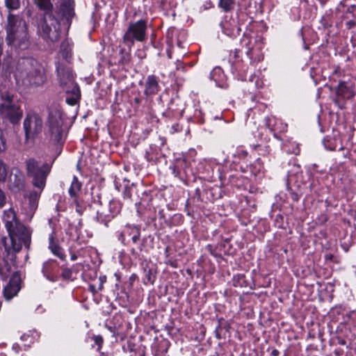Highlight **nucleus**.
Here are the masks:
<instances>
[{
	"mask_svg": "<svg viewBox=\"0 0 356 356\" xmlns=\"http://www.w3.org/2000/svg\"><path fill=\"white\" fill-rule=\"evenodd\" d=\"M11 72L14 74L17 85L21 87L35 88L46 81L43 67L33 58H22L16 65L8 64L5 73Z\"/></svg>",
	"mask_w": 356,
	"mask_h": 356,
	"instance_id": "nucleus-1",
	"label": "nucleus"
},
{
	"mask_svg": "<svg viewBox=\"0 0 356 356\" xmlns=\"http://www.w3.org/2000/svg\"><path fill=\"white\" fill-rule=\"evenodd\" d=\"M3 221L10 236V245L7 244L6 237L1 238V243L8 252L11 250L18 252L22 248V243L27 245L29 243L30 232L18 220L13 209L4 211Z\"/></svg>",
	"mask_w": 356,
	"mask_h": 356,
	"instance_id": "nucleus-2",
	"label": "nucleus"
},
{
	"mask_svg": "<svg viewBox=\"0 0 356 356\" xmlns=\"http://www.w3.org/2000/svg\"><path fill=\"white\" fill-rule=\"evenodd\" d=\"M35 4L45 10L43 18L40 21L38 33L44 39L56 41L59 38L60 24L58 19L54 16V12L50 10L51 4L49 0H35Z\"/></svg>",
	"mask_w": 356,
	"mask_h": 356,
	"instance_id": "nucleus-3",
	"label": "nucleus"
},
{
	"mask_svg": "<svg viewBox=\"0 0 356 356\" xmlns=\"http://www.w3.org/2000/svg\"><path fill=\"white\" fill-rule=\"evenodd\" d=\"M6 41L9 46L20 49H26L29 44L25 22L19 16L9 14L6 26Z\"/></svg>",
	"mask_w": 356,
	"mask_h": 356,
	"instance_id": "nucleus-4",
	"label": "nucleus"
},
{
	"mask_svg": "<svg viewBox=\"0 0 356 356\" xmlns=\"http://www.w3.org/2000/svg\"><path fill=\"white\" fill-rule=\"evenodd\" d=\"M47 127V135L52 143H59L64 141L66 132L63 128L62 112L59 106L54 105L49 108Z\"/></svg>",
	"mask_w": 356,
	"mask_h": 356,
	"instance_id": "nucleus-5",
	"label": "nucleus"
},
{
	"mask_svg": "<svg viewBox=\"0 0 356 356\" xmlns=\"http://www.w3.org/2000/svg\"><path fill=\"white\" fill-rule=\"evenodd\" d=\"M23 115L20 106L15 103L14 97L8 92H1L0 95V116L3 120L12 124L18 123Z\"/></svg>",
	"mask_w": 356,
	"mask_h": 356,
	"instance_id": "nucleus-6",
	"label": "nucleus"
},
{
	"mask_svg": "<svg viewBox=\"0 0 356 356\" xmlns=\"http://www.w3.org/2000/svg\"><path fill=\"white\" fill-rule=\"evenodd\" d=\"M27 175L33 178V184L35 187L42 191L46 182L50 167L48 164L38 161L34 159H29L26 161Z\"/></svg>",
	"mask_w": 356,
	"mask_h": 356,
	"instance_id": "nucleus-7",
	"label": "nucleus"
},
{
	"mask_svg": "<svg viewBox=\"0 0 356 356\" xmlns=\"http://www.w3.org/2000/svg\"><path fill=\"white\" fill-rule=\"evenodd\" d=\"M147 23L144 20H139L131 24L124 35V42L131 47L134 40L143 42L146 38Z\"/></svg>",
	"mask_w": 356,
	"mask_h": 356,
	"instance_id": "nucleus-8",
	"label": "nucleus"
},
{
	"mask_svg": "<svg viewBox=\"0 0 356 356\" xmlns=\"http://www.w3.org/2000/svg\"><path fill=\"white\" fill-rule=\"evenodd\" d=\"M24 129L27 139L34 138L42 131V118L35 113L28 114L24 121Z\"/></svg>",
	"mask_w": 356,
	"mask_h": 356,
	"instance_id": "nucleus-9",
	"label": "nucleus"
},
{
	"mask_svg": "<svg viewBox=\"0 0 356 356\" xmlns=\"http://www.w3.org/2000/svg\"><path fill=\"white\" fill-rule=\"evenodd\" d=\"M56 70L60 86L65 92H68L71 90L70 82L73 85H77L74 81V75L70 67L58 64Z\"/></svg>",
	"mask_w": 356,
	"mask_h": 356,
	"instance_id": "nucleus-10",
	"label": "nucleus"
},
{
	"mask_svg": "<svg viewBox=\"0 0 356 356\" xmlns=\"http://www.w3.org/2000/svg\"><path fill=\"white\" fill-rule=\"evenodd\" d=\"M8 187L13 193H18L24 188V175L18 168H12L8 179Z\"/></svg>",
	"mask_w": 356,
	"mask_h": 356,
	"instance_id": "nucleus-11",
	"label": "nucleus"
},
{
	"mask_svg": "<svg viewBox=\"0 0 356 356\" xmlns=\"http://www.w3.org/2000/svg\"><path fill=\"white\" fill-rule=\"evenodd\" d=\"M121 209V203L117 200H112L107 206V210L102 211L101 213L97 212V220L101 222L110 220L120 213Z\"/></svg>",
	"mask_w": 356,
	"mask_h": 356,
	"instance_id": "nucleus-12",
	"label": "nucleus"
},
{
	"mask_svg": "<svg viewBox=\"0 0 356 356\" xmlns=\"http://www.w3.org/2000/svg\"><path fill=\"white\" fill-rule=\"evenodd\" d=\"M20 282L19 274L18 273H14L3 290V295L6 300H10L17 294L20 290Z\"/></svg>",
	"mask_w": 356,
	"mask_h": 356,
	"instance_id": "nucleus-13",
	"label": "nucleus"
},
{
	"mask_svg": "<svg viewBox=\"0 0 356 356\" xmlns=\"http://www.w3.org/2000/svg\"><path fill=\"white\" fill-rule=\"evenodd\" d=\"M222 32L227 36L235 38L241 31L237 22L234 19L229 18L224 19L220 24Z\"/></svg>",
	"mask_w": 356,
	"mask_h": 356,
	"instance_id": "nucleus-14",
	"label": "nucleus"
},
{
	"mask_svg": "<svg viewBox=\"0 0 356 356\" xmlns=\"http://www.w3.org/2000/svg\"><path fill=\"white\" fill-rule=\"evenodd\" d=\"M130 236L134 243H136L140 237V231L138 227L135 225H127L124 227L122 232L119 235V240L125 243L126 236Z\"/></svg>",
	"mask_w": 356,
	"mask_h": 356,
	"instance_id": "nucleus-15",
	"label": "nucleus"
},
{
	"mask_svg": "<svg viewBox=\"0 0 356 356\" xmlns=\"http://www.w3.org/2000/svg\"><path fill=\"white\" fill-rule=\"evenodd\" d=\"M74 6L73 0H62L60 4L59 14L62 15V20H65L68 26H70V19L74 15Z\"/></svg>",
	"mask_w": 356,
	"mask_h": 356,
	"instance_id": "nucleus-16",
	"label": "nucleus"
},
{
	"mask_svg": "<svg viewBox=\"0 0 356 356\" xmlns=\"http://www.w3.org/2000/svg\"><path fill=\"white\" fill-rule=\"evenodd\" d=\"M250 37L247 35H244L243 38L241 39V44L242 45L245 46L247 49L246 54L248 55V56L250 57V58L252 59L253 58L255 51L259 52L261 51V49H263V43L261 39L256 40L255 44L257 45V47L254 49L253 47L250 46Z\"/></svg>",
	"mask_w": 356,
	"mask_h": 356,
	"instance_id": "nucleus-17",
	"label": "nucleus"
},
{
	"mask_svg": "<svg viewBox=\"0 0 356 356\" xmlns=\"http://www.w3.org/2000/svg\"><path fill=\"white\" fill-rule=\"evenodd\" d=\"M57 270V265L54 261H48L43 264L42 272L44 275L51 281H56L57 275L56 270Z\"/></svg>",
	"mask_w": 356,
	"mask_h": 356,
	"instance_id": "nucleus-18",
	"label": "nucleus"
},
{
	"mask_svg": "<svg viewBox=\"0 0 356 356\" xmlns=\"http://www.w3.org/2000/svg\"><path fill=\"white\" fill-rule=\"evenodd\" d=\"M159 88L157 78L154 75L148 76L145 84V93L147 95H154L159 91Z\"/></svg>",
	"mask_w": 356,
	"mask_h": 356,
	"instance_id": "nucleus-19",
	"label": "nucleus"
},
{
	"mask_svg": "<svg viewBox=\"0 0 356 356\" xmlns=\"http://www.w3.org/2000/svg\"><path fill=\"white\" fill-rule=\"evenodd\" d=\"M81 186H82L81 183L80 181H79L77 177H76L74 176L68 191H69L70 196L72 200V202L74 204H76L78 207H79V202L78 200V197H79V193L81 191Z\"/></svg>",
	"mask_w": 356,
	"mask_h": 356,
	"instance_id": "nucleus-20",
	"label": "nucleus"
},
{
	"mask_svg": "<svg viewBox=\"0 0 356 356\" xmlns=\"http://www.w3.org/2000/svg\"><path fill=\"white\" fill-rule=\"evenodd\" d=\"M70 84L71 86V90L66 93L69 95L71 94L72 96L66 97V102L70 105L74 106L78 102L81 96V93L79 88L77 85H73L72 82H70Z\"/></svg>",
	"mask_w": 356,
	"mask_h": 356,
	"instance_id": "nucleus-21",
	"label": "nucleus"
},
{
	"mask_svg": "<svg viewBox=\"0 0 356 356\" xmlns=\"http://www.w3.org/2000/svg\"><path fill=\"white\" fill-rule=\"evenodd\" d=\"M60 55L67 62H70L72 57V44L67 41L65 40L61 43Z\"/></svg>",
	"mask_w": 356,
	"mask_h": 356,
	"instance_id": "nucleus-22",
	"label": "nucleus"
},
{
	"mask_svg": "<svg viewBox=\"0 0 356 356\" xmlns=\"http://www.w3.org/2000/svg\"><path fill=\"white\" fill-rule=\"evenodd\" d=\"M337 92L339 96L346 99L351 98L354 95L353 90L344 82L339 84Z\"/></svg>",
	"mask_w": 356,
	"mask_h": 356,
	"instance_id": "nucleus-23",
	"label": "nucleus"
},
{
	"mask_svg": "<svg viewBox=\"0 0 356 356\" xmlns=\"http://www.w3.org/2000/svg\"><path fill=\"white\" fill-rule=\"evenodd\" d=\"M223 76L222 70L220 67L214 68L210 74L211 79L213 80L219 87H222L220 82L221 81Z\"/></svg>",
	"mask_w": 356,
	"mask_h": 356,
	"instance_id": "nucleus-24",
	"label": "nucleus"
},
{
	"mask_svg": "<svg viewBox=\"0 0 356 356\" xmlns=\"http://www.w3.org/2000/svg\"><path fill=\"white\" fill-rule=\"evenodd\" d=\"M49 240H50V243H49V249L51 250V252L54 254H55L56 256H57L58 257H59L60 259H63V257H64L63 252L59 246H58L56 244H55L53 242V236H50Z\"/></svg>",
	"mask_w": 356,
	"mask_h": 356,
	"instance_id": "nucleus-25",
	"label": "nucleus"
},
{
	"mask_svg": "<svg viewBox=\"0 0 356 356\" xmlns=\"http://www.w3.org/2000/svg\"><path fill=\"white\" fill-rule=\"evenodd\" d=\"M234 0H219L218 6L225 12H229L234 8Z\"/></svg>",
	"mask_w": 356,
	"mask_h": 356,
	"instance_id": "nucleus-26",
	"label": "nucleus"
},
{
	"mask_svg": "<svg viewBox=\"0 0 356 356\" xmlns=\"http://www.w3.org/2000/svg\"><path fill=\"white\" fill-rule=\"evenodd\" d=\"M8 165L0 159V182H5L8 175Z\"/></svg>",
	"mask_w": 356,
	"mask_h": 356,
	"instance_id": "nucleus-27",
	"label": "nucleus"
},
{
	"mask_svg": "<svg viewBox=\"0 0 356 356\" xmlns=\"http://www.w3.org/2000/svg\"><path fill=\"white\" fill-rule=\"evenodd\" d=\"M6 7L11 10H16L19 7V0H5Z\"/></svg>",
	"mask_w": 356,
	"mask_h": 356,
	"instance_id": "nucleus-28",
	"label": "nucleus"
},
{
	"mask_svg": "<svg viewBox=\"0 0 356 356\" xmlns=\"http://www.w3.org/2000/svg\"><path fill=\"white\" fill-rule=\"evenodd\" d=\"M6 140L4 137L3 130L0 127V152H3L6 149Z\"/></svg>",
	"mask_w": 356,
	"mask_h": 356,
	"instance_id": "nucleus-29",
	"label": "nucleus"
},
{
	"mask_svg": "<svg viewBox=\"0 0 356 356\" xmlns=\"http://www.w3.org/2000/svg\"><path fill=\"white\" fill-rule=\"evenodd\" d=\"M93 340H94L95 343L97 345L98 350H99L101 348L102 344L103 343V339H102V337L101 336H99V335L94 336L93 337Z\"/></svg>",
	"mask_w": 356,
	"mask_h": 356,
	"instance_id": "nucleus-30",
	"label": "nucleus"
},
{
	"mask_svg": "<svg viewBox=\"0 0 356 356\" xmlns=\"http://www.w3.org/2000/svg\"><path fill=\"white\" fill-rule=\"evenodd\" d=\"M40 192H41V191H40ZM40 193H38V192H37V191H33V192L30 195V198H31V199H33V207H35V200L39 197Z\"/></svg>",
	"mask_w": 356,
	"mask_h": 356,
	"instance_id": "nucleus-31",
	"label": "nucleus"
},
{
	"mask_svg": "<svg viewBox=\"0 0 356 356\" xmlns=\"http://www.w3.org/2000/svg\"><path fill=\"white\" fill-rule=\"evenodd\" d=\"M6 203V195L4 192L0 189V207L4 206Z\"/></svg>",
	"mask_w": 356,
	"mask_h": 356,
	"instance_id": "nucleus-32",
	"label": "nucleus"
},
{
	"mask_svg": "<svg viewBox=\"0 0 356 356\" xmlns=\"http://www.w3.org/2000/svg\"><path fill=\"white\" fill-rule=\"evenodd\" d=\"M70 275H71V271L68 269H65L63 272V276L64 277H68L70 276Z\"/></svg>",
	"mask_w": 356,
	"mask_h": 356,
	"instance_id": "nucleus-33",
	"label": "nucleus"
},
{
	"mask_svg": "<svg viewBox=\"0 0 356 356\" xmlns=\"http://www.w3.org/2000/svg\"><path fill=\"white\" fill-rule=\"evenodd\" d=\"M75 205L76 212L79 213V214H81L83 212L81 206L79 204V207H78L76 204H75Z\"/></svg>",
	"mask_w": 356,
	"mask_h": 356,
	"instance_id": "nucleus-34",
	"label": "nucleus"
},
{
	"mask_svg": "<svg viewBox=\"0 0 356 356\" xmlns=\"http://www.w3.org/2000/svg\"><path fill=\"white\" fill-rule=\"evenodd\" d=\"M175 131H179L180 130L179 124H175L172 127Z\"/></svg>",
	"mask_w": 356,
	"mask_h": 356,
	"instance_id": "nucleus-35",
	"label": "nucleus"
},
{
	"mask_svg": "<svg viewBox=\"0 0 356 356\" xmlns=\"http://www.w3.org/2000/svg\"><path fill=\"white\" fill-rule=\"evenodd\" d=\"M325 148L329 149L330 150H334V147H327L325 144Z\"/></svg>",
	"mask_w": 356,
	"mask_h": 356,
	"instance_id": "nucleus-36",
	"label": "nucleus"
},
{
	"mask_svg": "<svg viewBox=\"0 0 356 356\" xmlns=\"http://www.w3.org/2000/svg\"><path fill=\"white\" fill-rule=\"evenodd\" d=\"M72 260H75L76 259V256L75 254H72L71 257Z\"/></svg>",
	"mask_w": 356,
	"mask_h": 356,
	"instance_id": "nucleus-37",
	"label": "nucleus"
},
{
	"mask_svg": "<svg viewBox=\"0 0 356 356\" xmlns=\"http://www.w3.org/2000/svg\"><path fill=\"white\" fill-rule=\"evenodd\" d=\"M242 154L245 156L247 154V152L245 151H242Z\"/></svg>",
	"mask_w": 356,
	"mask_h": 356,
	"instance_id": "nucleus-38",
	"label": "nucleus"
}]
</instances>
